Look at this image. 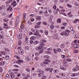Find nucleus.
<instances>
[{
	"label": "nucleus",
	"instance_id": "2f4dec72",
	"mask_svg": "<svg viewBox=\"0 0 79 79\" xmlns=\"http://www.w3.org/2000/svg\"><path fill=\"white\" fill-rule=\"evenodd\" d=\"M1 43L2 44H4L5 43V40L4 39H3L1 41Z\"/></svg>",
	"mask_w": 79,
	"mask_h": 79
},
{
	"label": "nucleus",
	"instance_id": "4468645a",
	"mask_svg": "<svg viewBox=\"0 0 79 79\" xmlns=\"http://www.w3.org/2000/svg\"><path fill=\"white\" fill-rule=\"evenodd\" d=\"M53 11L54 14H57V13H58V10H56L54 9L53 10Z\"/></svg>",
	"mask_w": 79,
	"mask_h": 79
},
{
	"label": "nucleus",
	"instance_id": "9d476101",
	"mask_svg": "<svg viewBox=\"0 0 79 79\" xmlns=\"http://www.w3.org/2000/svg\"><path fill=\"white\" fill-rule=\"evenodd\" d=\"M60 69L64 70H66V69L65 68H64V67L62 66H60Z\"/></svg>",
	"mask_w": 79,
	"mask_h": 79
},
{
	"label": "nucleus",
	"instance_id": "a211bd4d",
	"mask_svg": "<svg viewBox=\"0 0 79 79\" xmlns=\"http://www.w3.org/2000/svg\"><path fill=\"white\" fill-rule=\"evenodd\" d=\"M50 29H54V28H55V27L53 26L52 25H50Z\"/></svg>",
	"mask_w": 79,
	"mask_h": 79
},
{
	"label": "nucleus",
	"instance_id": "20e7f679",
	"mask_svg": "<svg viewBox=\"0 0 79 79\" xmlns=\"http://www.w3.org/2000/svg\"><path fill=\"white\" fill-rule=\"evenodd\" d=\"M18 52L19 53L20 55H23V54L24 53V51H23V49L21 48L19 49Z\"/></svg>",
	"mask_w": 79,
	"mask_h": 79
},
{
	"label": "nucleus",
	"instance_id": "f704fd0d",
	"mask_svg": "<svg viewBox=\"0 0 79 79\" xmlns=\"http://www.w3.org/2000/svg\"><path fill=\"white\" fill-rule=\"evenodd\" d=\"M22 43V42H21V41H19V42H18V44H19V45H21Z\"/></svg>",
	"mask_w": 79,
	"mask_h": 79
},
{
	"label": "nucleus",
	"instance_id": "a19ab883",
	"mask_svg": "<svg viewBox=\"0 0 79 79\" xmlns=\"http://www.w3.org/2000/svg\"><path fill=\"white\" fill-rule=\"evenodd\" d=\"M72 76H77V74L76 73H73L72 75Z\"/></svg>",
	"mask_w": 79,
	"mask_h": 79
},
{
	"label": "nucleus",
	"instance_id": "a878e982",
	"mask_svg": "<svg viewBox=\"0 0 79 79\" xmlns=\"http://www.w3.org/2000/svg\"><path fill=\"white\" fill-rule=\"evenodd\" d=\"M54 37H56L55 39H57L58 38V34H54Z\"/></svg>",
	"mask_w": 79,
	"mask_h": 79
},
{
	"label": "nucleus",
	"instance_id": "6ab92c4d",
	"mask_svg": "<svg viewBox=\"0 0 79 79\" xmlns=\"http://www.w3.org/2000/svg\"><path fill=\"white\" fill-rule=\"evenodd\" d=\"M10 58V56H6L5 57V59L6 60H9Z\"/></svg>",
	"mask_w": 79,
	"mask_h": 79
},
{
	"label": "nucleus",
	"instance_id": "f8f14e48",
	"mask_svg": "<svg viewBox=\"0 0 79 79\" xmlns=\"http://www.w3.org/2000/svg\"><path fill=\"white\" fill-rule=\"evenodd\" d=\"M62 62L63 63H64V64H66V63H67V60H63L62 61Z\"/></svg>",
	"mask_w": 79,
	"mask_h": 79
},
{
	"label": "nucleus",
	"instance_id": "4d7b16f0",
	"mask_svg": "<svg viewBox=\"0 0 79 79\" xmlns=\"http://www.w3.org/2000/svg\"><path fill=\"white\" fill-rule=\"evenodd\" d=\"M33 42H34V41H33L32 40H31L30 41V43L31 44H33Z\"/></svg>",
	"mask_w": 79,
	"mask_h": 79
},
{
	"label": "nucleus",
	"instance_id": "8fccbe9b",
	"mask_svg": "<svg viewBox=\"0 0 79 79\" xmlns=\"http://www.w3.org/2000/svg\"><path fill=\"white\" fill-rule=\"evenodd\" d=\"M46 77H47V76H44V77H42L41 79H46Z\"/></svg>",
	"mask_w": 79,
	"mask_h": 79
},
{
	"label": "nucleus",
	"instance_id": "0eeeda50",
	"mask_svg": "<svg viewBox=\"0 0 79 79\" xmlns=\"http://www.w3.org/2000/svg\"><path fill=\"white\" fill-rule=\"evenodd\" d=\"M18 38L19 39H21L23 37V35H22V33L19 34L18 35Z\"/></svg>",
	"mask_w": 79,
	"mask_h": 79
},
{
	"label": "nucleus",
	"instance_id": "aec40b11",
	"mask_svg": "<svg viewBox=\"0 0 79 79\" xmlns=\"http://www.w3.org/2000/svg\"><path fill=\"white\" fill-rule=\"evenodd\" d=\"M73 47H74V48H78V47H79V46L77 44H74L73 45Z\"/></svg>",
	"mask_w": 79,
	"mask_h": 79
},
{
	"label": "nucleus",
	"instance_id": "6e6d98bb",
	"mask_svg": "<svg viewBox=\"0 0 79 79\" xmlns=\"http://www.w3.org/2000/svg\"><path fill=\"white\" fill-rule=\"evenodd\" d=\"M15 57H16V58H17V59H20V57H19L17 56H15Z\"/></svg>",
	"mask_w": 79,
	"mask_h": 79
},
{
	"label": "nucleus",
	"instance_id": "c9c22d12",
	"mask_svg": "<svg viewBox=\"0 0 79 79\" xmlns=\"http://www.w3.org/2000/svg\"><path fill=\"white\" fill-rule=\"evenodd\" d=\"M53 50V48H48L47 49V50L48 51H52Z\"/></svg>",
	"mask_w": 79,
	"mask_h": 79
},
{
	"label": "nucleus",
	"instance_id": "ddd939ff",
	"mask_svg": "<svg viewBox=\"0 0 79 79\" xmlns=\"http://www.w3.org/2000/svg\"><path fill=\"white\" fill-rule=\"evenodd\" d=\"M64 66L65 67H66V68H68V66H69V63H67V64H63Z\"/></svg>",
	"mask_w": 79,
	"mask_h": 79
},
{
	"label": "nucleus",
	"instance_id": "b1692460",
	"mask_svg": "<svg viewBox=\"0 0 79 79\" xmlns=\"http://www.w3.org/2000/svg\"><path fill=\"white\" fill-rule=\"evenodd\" d=\"M40 51L39 52H36L35 54V56H39L40 55Z\"/></svg>",
	"mask_w": 79,
	"mask_h": 79
},
{
	"label": "nucleus",
	"instance_id": "cd10ccee",
	"mask_svg": "<svg viewBox=\"0 0 79 79\" xmlns=\"http://www.w3.org/2000/svg\"><path fill=\"white\" fill-rule=\"evenodd\" d=\"M45 54H50L51 53V52L50 51H46L45 52Z\"/></svg>",
	"mask_w": 79,
	"mask_h": 79
},
{
	"label": "nucleus",
	"instance_id": "680f3d73",
	"mask_svg": "<svg viewBox=\"0 0 79 79\" xmlns=\"http://www.w3.org/2000/svg\"><path fill=\"white\" fill-rule=\"evenodd\" d=\"M50 69V68H48L45 69L46 71H49Z\"/></svg>",
	"mask_w": 79,
	"mask_h": 79
},
{
	"label": "nucleus",
	"instance_id": "ea45409f",
	"mask_svg": "<svg viewBox=\"0 0 79 79\" xmlns=\"http://www.w3.org/2000/svg\"><path fill=\"white\" fill-rule=\"evenodd\" d=\"M35 34H34V35H38V36L40 37V35L39 34H37V33H36V32H35Z\"/></svg>",
	"mask_w": 79,
	"mask_h": 79
},
{
	"label": "nucleus",
	"instance_id": "473e14b6",
	"mask_svg": "<svg viewBox=\"0 0 79 79\" xmlns=\"http://www.w3.org/2000/svg\"><path fill=\"white\" fill-rule=\"evenodd\" d=\"M28 23L29 24H30V25H32L33 24V23H32L30 21H28Z\"/></svg>",
	"mask_w": 79,
	"mask_h": 79
},
{
	"label": "nucleus",
	"instance_id": "e2e57ef3",
	"mask_svg": "<svg viewBox=\"0 0 79 79\" xmlns=\"http://www.w3.org/2000/svg\"><path fill=\"white\" fill-rule=\"evenodd\" d=\"M53 9H54V10H55V9H56V5H54L53 7Z\"/></svg>",
	"mask_w": 79,
	"mask_h": 79
},
{
	"label": "nucleus",
	"instance_id": "c03bdc74",
	"mask_svg": "<svg viewBox=\"0 0 79 79\" xmlns=\"http://www.w3.org/2000/svg\"><path fill=\"white\" fill-rule=\"evenodd\" d=\"M25 49H26V50H27L29 49V47L27 46H26L25 47Z\"/></svg>",
	"mask_w": 79,
	"mask_h": 79
},
{
	"label": "nucleus",
	"instance_id": "f257e3e1",
	"mask_svg": "<svg viewBox=\"0 0 79 79\" xmlns=\"http://www.w3.org/2000/svg\"><path fill=\"white\" fill-rule=\"evenodd\" d=\"M46 41L45 40H42L40 41V53H42L44 49V44L43 43L46 42Z\"/></svg>",
	"mask_w": 79,
	"mask_h": 79
},
{
	"label": "nucleus",
	"instance_id": "13d9d810",
	"mask_svg": "<svg viewBox=\"0 0 79 79\" xmlns=\"http://www.w3.org/2000/svg\"><path fill=\"white\" fill-rule=\"evenodd\" d=\"M21 29H23L24 28V25L23 24L21 25Z\"/></svg>",
	"mask_w": 79,
	"mask_h": 79
},
{
	"label": "nucleus",
	"instance_id": "f3484780",
	"mask_svg": "<svg viewBox=\"0 0 79 79\" xmlns=\"http://www.w3.org/2000/svg\"><path fill=\"white\" fill-rule=\"evenodd\" d=\"M61 47L62 48H64L65 47V44L64 43L62 44L61 45Z\"/></svg>",
	"mask_w": 79,
	"mask_h": 79
},
{
	"label": "nucleus",
	"instance_id": "864d4df0",
	"mask_svg": "<svg viewBox=\"0 0 79 79\" xmlns=\"http://www.w3.org/2000/svg\"><path fill=\"white\" fill-rule=\"evenodd\" d=\"M26 69V71H28V72H29L30 71V69L28 68H27Z\"/></svg>",
	"mask_w": 79,
	"mask_h": 79
},
{
	"label": "nucleus",
	"instance_id": "052dcab7",
	"mask_svg": "<svg viewBox=\"0 0 79 79\" xmlns=\"http://www.w3.org/2000/svg\"><path fill=\"white\" fill-rule=\"evenodd\" d=\"M18 61H19V62H20V63H23V61L22 60H19Z\"/></svg>",
	"mask_w": 79,
	"mask_h": 79
},
{
	"label": "nucleus",
	"instance_id": "5fc2aeb1",
	"mask_svg": "<svg viewBox=\"0 0 79 79\" xmlns=\"http://www.w3.org/2000/svg\"><path fill=\"white\" fill-rule=\"evenodd\" d=\"M1 53H2V55H5V54H6V53H5V52L4 51H2L1 52Z\"/></svg>",
	"mask_w": 79,
	"mask_h": 79
},
{
	"label": "nucleus",
	"instance_id": "39448f33",
	"mask_svg": "<svg viewBox=\"0 0 79 79\" xmlns=\"http://www.w3.org/2000/svg\"><path fill=\"white\" fill-rule=\"evenodd\" d=\"M11 77L12 79H13L15 77V73L13 72H11L10 74Z\"/></svg>",
	"mask_w": 79,
	"mask_h": 79
},
{
	"label": "nucleus",
	"instance_id": "6e6552de",
	"mask_svg": "<svg viewBox=\"0 0 79 79\" xmlns=\"http://www.w3.org/2000/svg\"><path fill=\"white\" fill-rule=\"evenodd\" d=\"M3 25L5 26L4 28L5 29H8V28H9L8 27V24H7L6 23H4Z\"/></svg>",
	"mask_w": 79,
	"mask_h": 79
},
{
	"label": "nucleus",
	"instance_id": "bf43d9fd",
	"mask_svg": "<svg viewBox=\"0 0 79 79\" xmlns=\"http://www.w3.org/2000/svg\"><path fill=\"white\" fill-rule=\"evenodd\" d=\"M34 16V14H31L30 15V17H31V18H33Z\"/></svg>",
	"mask_w": 79,
	"mask_h": 79
},
{
	"label": "nucleus",
	"instance_id": "7ed1b4c3",
	"mask_svg": "<svg viewBox=\"0 0 79 79\" xmlns=\"http://www.w3.org/2000/svg\"><path fill=\"white\" fill-rule=\"evenodd\" d=\"M65 36H68L69 35V33L71 32V31L68 30H66V31H65Z\"/></svg>",
	"mask_w": 79,
	"mask_h": 79
},
{
	"label": "nucleus",
	"instance_id": "603ef678",
	"mask_svg": "<svg viewBox=\"0 0 79 79\" xmlns=\"http://www.w3.org/2000/svg\"><path fill=\"white\" fill-rule=\"evenodd\" d=\"M27 77H26L23 78V79H27V78H28L27 77H29V75H27Z\"/></svg>",
	"mask_w": 79,
	"mask_h": 79
},
{
	"label": "nucleus",
	"instance_id": "3c124183",
	"mask_svg": "<svg viewBox=\"0 0 79 79\" xmlns=\"http://www.w3.org/2000/svg\"><path fill=\"white\" fill-rule=\"evenodd\" d=\"M53 68H51L49 70V72L50 73H52V71H53Z\"/></svg>",
	"mask_w": 79,
	"mask_h": 79
},
{
	"label": "nucleus",
	"instance_id": "69168bd1",
	"mask_svg": "<svg viewBox=\"0 0 79 79\" xmlns=\"http://www.w3.org/2000/svg\"><path fill=\"white\" fill-rule=\"evenodd\" d=\"M45 33L46 35H48V31H45Z\"/></svg>",
	"mask_w": 79,
	"mask_h": 79
},
{
	"label": "nucleus",
	"instance_id": "e433bc0d",
	"mask_svg": "<svg viewBox=\"0 0 79 79\" xmlns=\"http://www.w3.org/2000/svg\"><path fill=\"white\" fill-rule=\"evenodd\" d=\"M73 28V27H71L70 28V30H71V32H72V33H73H73H74V30H73V29H72L71 30V28Z\"/></svg>",
	"mask_w": 79,
	"mask_h": 79
},
{
	"label": "nucleus",
	"instance_id": "79ce46f5",
	"mask_svg": "<svg viewBox=\"0 0 79 79\" xmlns=\"http://www.w3.org/2000/svg\"><path fill=\"white\" fill-rule=\"evenodd\" d=\"M16 2L15 1H13L11 3V5H14V4H15L16 3Z\"/></svg>",
	"mask_w": 79,
	"mask_h": 79
},
{
	"label": "nucleus",
	"instance_id": "c756f323",
	"mask_svg": "<svg viewBox=\"0 0 79 79\" xmlns=\"http://www.w3.org/2000/svg\"><path fill=\"white\" fill-rule=\"evenodd\" d=\"M39 32H40V31H39V30H36V33L37 34H39L40 35V34H39Z\"/></svg>",
	"mask_w": 79,
	"mask_h": 79
},
{
	"label": "nucleus",
	"instance_id": "7c9ffc66",
	"mask_svg": "<svg viewBox=\"0 0 79 79\" xmlns=\"http://www.w3.org/2000/svg\"><path fill=\"white\" fill-rule=\"evenodd\" d=\"M1 63L2 65H4V64H5V62L4 61H2Z\"/></svg>",
	"mask_w": 79,
	"mask_h": 79
},
{
	"label": "nucleus",
	"instance_id": "09e8293b",
	"mask_svg": "<svg viewBox=\"0 0 79 79\" xmlns=\"http://www.w3.org/2000/svg\"><path fill=\"white\" fill-rule=\"evenodd\" d=\"M35 20V19H34L33 18H31V22L34 21Z\"/></svg>",
	"mask_w": 79,
	"mask_h": 79
},
{
	"label": "nucleus",
	"instance_id": "423d86ee",
	"mask_svg": "<svg viewBox=\"0 0 79 79\" xmlns=\"http://www.w3.org/2000/svg\"><path fill=\"white\" fill-rule=\"evenodd\" d=\"M44 71L41 70L40 71V77H42V76H43V75L44 74Z\"/></svg>",
	"mask_w": 79,
	"mask_h": 79
},
{
	"label": "nucleus",
	"instance_id": "0e129e2a",
	"mask_svg": "<svg viewBox=\"0 0 79 79\" xmlns=\"http://www.w3.org/2000/svg\"><path fill=\"white\" fill-rule=\"evenodd\" d=\"M35 28L37 29V28H40V27L39 26L36 25L35 27Z\"/></svg>",
	"mask_w": 79,
	"mask_h": 79
},
{
	"label": "nucleus",
	"instance_id": "bb28decb",
	"mask_svg": "<svg viewBox=\"0 0 79 79\" xmlns=\"http://www.w3.org/2000/svg\"><path fill=\"white\" fill-rule=\"evenodd\" d=\"M8 21V19L7 18L4 19L3 20L4 22H6V21Z\"/></svg>",
	"mask_w": 79,
	"mask_h": 79
},
{
	"label": "nucleus",
	"instance_id": "f03ea898",
	"mask_svg": "<svg viewBox=\"0 0 79 79\" xmlns=\"http://www.w3.org/2000/svg\"><path fill=\"white\" fill-rule=\"evenodd\" d=\"M6 7L8 8L7 9V11H11L13 10V9L11 8V6H10L9 4H8L6 6Z\"/></svg>",
	"mask_w": 79,
	"mask_h": 79
},
{
	"label": "nucleus",
	"instance_id": "5701e85b",
	"mask_svg": "<svg viewBox=\"0 0 79 79\" xmlns=\"http://www.w3.org/2000/svg\"><path fill=\"white\" fill-rule=\"evenodd\" d=\"M61 35H65V31H63L61 32L60 34Z\"/></svg>",
	"mask_w": 79,
	"mask_h": 79
},
{
	"label": "nucleus",
	"instance_id": "72a5a7b5",
	"mask_svg": "<svg viewBox=\"0 0 79 79\" xmlns=\"http://www.w3.org/2000/svg\"><path fill=\"white\" fill-rule=\"evenodd\" d=\"M26 13H25L23 15V17L24 19H26Z\"/></svg>",
	"mask_w": 79,
	"mask_h": 79
},
{
	"label": "nucleus",
	"instance_id": "412c9836",
	"mask_svg": "<svg viewBox=\"0 0 79 79\" xmlns=\"http://www.w3.org/2000/svg\"><path fill=\"white\" fill-rule=\"evenodd\" d=\"M19 16H18V17L17 18L16 22H19Z\"/></svg>",
	"mask_w": 79,
	"mask_h": 79
},
{
	"label": "nucleus",
	"instance_id": "4be33fe9",
	"mask_svg": "<svg viewBox=\"0 0 79 79\" xmlns=\"http://www.w3.org/2000/svg\"><path fill=\"white\" fill-rule=\"evenodd\" d=\"M39 41H36L34 42V44L36 45V44H39Z\"/></svg>",
	"mask_w": 79,
	"mask_h": 79
},
{
	"label": "nucleus",
	"instance_id": "393cba45",
	"mask_svg": "<svg viewBox=\"0 0 79 79\" xmlns=\"http://www.w3.org/2000/svg\"><path fill=\"white\" fill-rule=\"evenodd\" d=\"M26 60H27V61H29V60H30L29 57V56L26 57Z\"/></svg>",
	"mask_w": 79,
	"mask_h": 79
},
{
	"label": "nucleus",
	"instance_id": "a18cd8bd",
	"mask_svg": "<svg viewBox=\"0 0 79 79\" xmlns=\"http://www.w3.org/2000/svg\"><path fill=\"white\" fill-rule=\"evenodd\" d=\"M66 60L68 61H71V59L67 58Z\"/></svg>",
	"mask_w": 79,
	"mask_h": 79
},
{
	"label": "nucleus",
	"instance_id": "de8ad7c7",
	"mask_svg": "<svg viewBox=\"0 0 79 79\" xmlns=\"http://www.w3.org/2000/svg\"><path fill=\"white\" fill-rule=\"evenodd\" d=\"M36 49L37 50H40V46H39L38 47L36 48Z\"/></svg>",
	"mask_w": 79,
	"mask_h": 79
},
{
	"label": "nucleus",
	"instance_id": "37998d69",
	"mask_svg": "<svg viewBox=\"0 0 79 79\" xmlns=\"http://www.w3.org/2000/svg\"><path fill=\"white\" fill-rule=\"evenodd\" d=\"M57 51L58 52H61V49L60 48L57 49Z\"/></svg>",
	"mask_w": 79,
	"mask_h": 79
},
{
	"label": "nucleus",
	"instance_id": "4c0bfd02",
	"mask_svg": "<svg viewBox=\"0 0 79 79\" xmlns=\"http://www.w3.org/2000/svg\"><path fill=\"white\" fill-rule=\"evenodd\" d=\"M1 13L3 16H5V14L4 13V12L3 11H1Z\"/></svg>",
	"mask_w": 79,
	"mask_h": 79
},
{
	"label": "nucleus",
	"instance_id": "338daca9",
	"mask_svg": "<svg viewBox=\"0 0 79 79\" xmlns=\"http://www.w3.org/2000/svg\"><path fill=\"white\" fill-rule=\"evenodd\" d=\"M63 26H67V23H64L63 24Z\"/></svg>",
	"mask_w": 79,
	"mask_h": 79
},
{
	"label": "nucleus",
	"instance_id": "c85d7f7f",
	"mask_svg": "<svg viewBox=\"0 0 79 79\" xmlns=\"http://www.w3.org/2000/svg\"><path fill=\"white\" fill-rule=\"evenodd\" d=\"M44 64H48V62L47 60H45V61L44 62Z\"/></svg>",
	"mask_w": 79,
	"mask_h": 79
},
{
	"label": "nucleus",
	"instance_id": "1a4fd4ad",
	"mask_svg": "<svg viewBox=\"0 0 79 79\" xmlns=\"http://www.w3.org/2000/svg\"><path fill=\"white\" fill-rule=\"evenodd\" d=\"M35 39H36L35 36H31L30 37V39H31V40H35Z\"/></svg>",
	"mask_w": 79,
	"mask_h": 79
},
{
	"label": "nucleus",
	"instance_id": "dca6fc26",
	"mask_svg": "<svg viewBox=\"0 0 79 79\" xmlns=\"http://www.w3.org/2000/svg\"><path fill=\"white\" fill-rule=\"evenodd\" d=\"M36 19L37 21H39L40 20V16H37L36 17Z\"/></svg>",
	"mask_w": 79,
	"mask_h": 79
},
{
	"label": "nucleus",
	"instance_id": "2eb2a0df",
	"mask_svg": "<svg viewBox=\"0 0 79 79\" xmlns=\"http://www.w3.org/2000/svg\"><path fill=\"white\" fill-rule=\"evenodd\" d=\"M53 51L55 54H56L57 53H58V51H57V50L56 49H53Z\"/></svg>",
	"mask_w": 79,
	"mask_h": 79
},
{
	"label": "nucleus",
	"instance_id": "774afa93",
	"mask_svg": "<svg viewBox=\"0 0 79 79\" xmlns=\"http://www.w3.org/2000/svg\"><path fill=\"white\" fill-rule=\"evenodd\" d=\"M40 14L42 15H44V11H41L40 12Z\"/></svg>",
	"mask_w": 79,
	"mask_h": 79
},
{
	"label": "nucleus",
	"instance_id": "49530a36",
	"mask_svg": "<svg viewBox=\"0 0 79 79\" xmlns=\"http://www.w3.org/2000/svg\"><path fill=\"white\" fill-rule=\"evenodd\" d=\"M0 72L1 73L3 72V69L2 67H0Z\"/></svg>",
	"mask_w": 79,
	"mask_h": 79
},
{
	"label": "nucleus",
	"instance_id": "9b49d317",
	"mask_svg": "<svg viewBox=\"0 0 79 79\" xmlns=\"http://www.w3.org/2000/svg\"><path fill=\"white\" fill-rule=\"evenodd\" d=\"M44 58H46V59H48L50 58V57L48 55H44Z\"/></svg>",
	"mask_w": 79,
	"mask_h": 79
},
{
	"label": "nucleus",
	"instance_id": "58836bf2",
	"mask_svg": "<svg viewBox=\"0 0 79 79\" xmlns=\"http://www.w3.org/2000/svg\"><path fill=\"white\" fill-rule=\"evenodd\" d=\"M57 22H58L59 23H61V19H58L57 21Z\"/></svg>",
	"mask_w": 79,
	"mask_h": 79
}]
</instances>
